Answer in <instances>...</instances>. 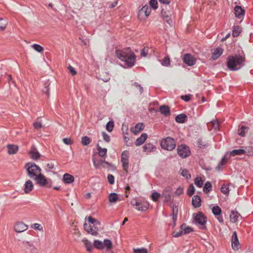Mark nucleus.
I'll return each mask as SVG.
<instances>
[{
    "label": "nucleus",
    "mask_w": 253,
    "mask_h": 253,
    "mask_svg": "<svg viewBox=\"0 0 253 253\" xmlns=\"http://www.w3.org/2000/svg\"><path fill=\"white\" fill-rule=\"evenodd\" d=\"M231 247L234 251H238L240 249V243L238 238L237 233L234 231L231 237Z\"/></svg>",
    "instance_id": "6e6552de"
},
{
    "label": "nucleus",
    "mask_w": 253,
    "mask_h": 253,
    "mask_svg": "<svg viewBox=\"0 0 253 253\" xmlns=\"http://www.w3.org/2000/svg\"><path fill=\"white\" fill-rule=\"evenodd\" d=\"M34 179H35L37 184L41 186H45L48 184V182L44 175L41 173H39Z\"/></svg>",
    "instance_id": "9d476101"
},
{
    "label": "nucleus",
    "mask_w": 253,
    "mask_h": 253,
    "mask_svg": "<svg viewBox=\"0 0 253 253\" xmlns=\"http://www.w3.org/2000/svg\"><path fill=\"white\" fill-rule=\"evenodd\" d=\"M103 243L104 244V248L106 247L107 250H110L112 248V243L110 240L108 239H105L104 240Z\"/></svg>",
    "instance_id": "a18cd8bd"
},
{
    "label": "nucleus",
    "mask_w": 253,
    "mask_h": 253,
    "mask_svg": "<svg viewBox=\"0 0 253 253\" xmlns=\"http://www.w3.org/2000/svg\"><path fill=\"white\" fill-rule=\"evenodd\" d=\"M183 60L184 63L189 66H192L196 63L195 59L190 53L185 54L183 57Z\"/></svg>",
    "instance_id": "1a4fd4ad"
},
{
    "label": "nucleus",
    "mask_w": 253,
    "mask_h": 253,
    "mask_svg": "<svg viewBox=\"0 0 253 253\" xmlns=\"http://www.w3.org/2000/svg\"><path fill=\"white\" fill-rule=\"evenodd\" d=\"M149 3L151 9L156 10L158 7L157 0H150Z\"/></svg>",
    "instance_id": "8fccbe9b"
},
{
    "label": "nucleus",
    "mask_w": 253,
    "mask_h": 253,
    "mask_svg": "<svg viewBox=\"0 0 253 253\" xmlns=\"http://www.w3.org/2000/svg\"><path fill=\"white\" fill-rule=\"evenodd\" d=\"M161 195L160 193L156 191V192H153L151 194V197L152 200L154 202H157V201H158V199L161 197Z\"/></svg>",
    "instance_id": "49530a36"
},
{
    "label": "nucleus",
    "mask_w": 253,
    "mask_h": 253,
    "mask_svg": "<svg viewBox=\"0 0 253 253\" xmlns=\"http://www.w3.org/2000/svg\"><path fill=\"white\" fill-rule=\"evenodd\" d=\"M197 145L200 148L205 149L209 146V143L208 142L203 141L202 138H199L197 140Z\"/></svg>",
    "instance_id": "f704fd0d"
},
{
    "label": "nucleus",
    "mask_w": 253,
    "mask_h": 253,
    "mask_svg": "<svg viewBox=\"0 0 253 253\" xmlns=\"http://www.w3.org/2000/svg\"><path fill=\"white\" fill-rule=\"evenodd\" d=\"M249 128L248 127L242 126L238 129V134L239 136L244 137L246 135V130H248Z\"/></svg>",
    "instance_id": "4c0bfd02"
},
{
    "label": "nucleus",
    "mask_w": 253,
    "mask_h": 253,
    "mask_svg": "<svg viewBox=\"0 0 253 253\" xmlns=\"http://www.w3.org/2000/svg\"><path fill=\"white\" fill-rule=\"evenodd\" d=\"M103 242H101L98 240H95L94 241L93 245L94 247V248L98 249V250H102L104 249V246H103Z\"/></svg>",
    "instance_id": "ea45409f"
},
{
    "label": "nucleus",
    "mask_w": 253,
    "mask_h": 253,
    "mask_svg": "<svg viewBox=\"0 0 253 253\" xmlns=\"http://www.w3.org/2000/svg\"><path fill=\"white\" fill-rule=\"evenodd\" d=\"M92 162L94 168L96 169H99L101 166H102L104 168H106V166L104 165V160H97L96 158H92Z\"/></svg>",
    "instance_id": "4be33fe9"
},
{
    "label": "nucleus",
    "mask_w": 253,
    "mask_h": 253,
    "mask_svg": "<svg viewBox=\"0 0 253 253\" xmlns=\"http://www.w3.org/2000/svg\"><path fill=\"white\" fill-rule=\"evenodd\" d=\"M75 180L74 177L68 173H65L63 176L62 181L66 184H69L73 183Z\"/></svg>",
    "instance_id": "dca6fc26"
},
{
    "label": "nucleus",
    "mask_w": 253,
    "mask_h": 253,
    "mask_svg": "<svg viewBox=\"0 0 253 253\" xmlns=\"http://www.w3.org/2000/svg\"><path fill=\"white\" fill-rule=\"evenodd\" d=\"M191 96H192V95H191L190 94L181 95V99L182 100L184 101L185 102H188L190 101Z\"/></svg>",
    "instance_id": "69168bd1"
},
{
    "label": "nucleus",
    "mask_w": 253,
    "mask_h": 253,
    "mask_svg": "<svg viewBox=\"0 0 253 253\" xmlns=\"http://www.w3.org/2000/svg\"><path fill=\"white\" fill-rule=\"evenodd\" d=\"M180 228L183 230V234H187L193 231L192 227L187 226L185 223H183L181 225Z\"/></svg>",
    "instance_id": "2f4dec72"
},
{
    "label": "nucleus",
    "mask_w": 253,
    "mask_h": 253,
    "mask_svg": "<svg viewBox=\"0 0 253 253\" xmlns=\"http://www.w3.org/2000/svg\"><path fill=\"white\" fill-rule=\"evenodd\" d=\"M241 33V29L239 26H234L232 30V36L233 37H237Z\"/></svg>",
    "instance_id": "79ce46f5"
},
{
    "label": "nucleus",
    "mask_w": 253,
    "mask_h": 253,
    "mask_svg": "<svg viewBox=\"0 0 253 253\" xmlns=\"http://www.w3.org/2000/svg\"><path fill=\"white\" fill-rule=\"evenodd\" d=\"M109 201L110 203H116L119 200L118 195L116 193H111L108 196Z\"/></svg>",
    "instance_id": "c9c22d12"
},
{
    "label": "nucleus",
    "mask_w": 253,
    "mask_h": 253,
    "mask_svg": "<svg viewBox=\"0 0 253 253\" xmlns=\"http://www.w3.org/2000/svg\"><path fill=\"white\" fill-rule=\"evenodd\" d=\"M96 149L98 151V155L101 157H103L106 155L107 149L105 148H101V146L99 145V144H97L96 145Z\"/></svg>",
    "instance_id": "7c9ffc66"
},
{
    "label": "nucleus",
    "mask_w": 253,
    "mask_h": 253,
    "mask_svg": "<svg viewBox=\"0 0 253 253\" xmlns=\"http://www.w3.org/2000/svg\"><path fill=\"white\" fill-rule=\"evenodd\" d=\"M87 220L88 222L91 224H93L95 223L96 224L100 225L101 224L100 221L91 216H88L87 218Z\"/></svg>",
    "instance_id": "603ef678"
},
{
    "label": "nucleus",
    "mask_w": 253,
    "mask_h": 253,
    "mask_svg": "<svg viewBox=\"0 0 253 253\" xmlns=\"http://www.w3.org/2000/svg\"><path fill=\"white\" fill-rule=\"evenodd\" d=\"M195 191V188L194 186V185L192 184H191L187 190V195L189 197H192L193 195L194 194V192Z\"/></svg>",
    "instance_id": "09e8293b"
},
{
    "label": "nucleus",
    "mask_w": 253,
    "mask_h": 253,
    "mask_svg": "<svg viewBox=\"0 0 253 253\" xmlns=\"http://www.w3.org/2000/svg\"><path fill=\"white\" fill-rule=\"evenodd\" d=\"M194 183L199 188H201L203 185V181L200 177H197L194 180Z\"/></svg>",
    "instance_id": "3c124183"
},
{
    "label": "nucleus",
    "mask_w": 253,
    "mask_h": 253,
    "mask_svg": "<svg viewBox=\"0 0 253 253\" xmlns=\"http://www.w3.org/2000/svg\"><path fill=\"white\" fill-rule=\"evenodd\" d=\"M32 47L34 48L35 50L36 51L41 53L43 50V48L39 44L34 43L32 45Z\"/></svg>",
    "instance_id": "de8ad7c7"
},
{
    "label": "nucleus",
    "mask_w": 253,
    "mask_h": 253,
    "mask_svg": "<svg viewBox=\"0 0 253 253\" xmlns=\"http://www.w3.org/2000/svg\"><path fill=\"white\" fill-rule=\"evenodd\" d=\"M178 212V206H174L172 208V214L171 215L172 217V220L173 222L174 225H175L176 221L177 218V215Z\"/></svg>",
    "instance_id": "393cba45"
},
{
    "label": "nucleus",
    "mask_w": 253,
    "mask_h": 253,
    "mask_svg": "<svg viewBox=\"0 0 253 253\" xmlns=\"http://www.w3.org/2000/svg\"><path fill=\"white\" fill-rule=\"evenodd\" d=\"M211 212L213 215L215 216L216 215H220L222 213V210L218 206L216 205L213 206L211 209Z\"/></svg>",
    "instance_id": "72a5a7b5"
},
{
    "label": "nucleus",
    "mask_w": 253,
    "mask_h": 253,
    "mask_svg": "<svg viewBox=\"0 0 253 253\" xmlns=\"http://www.w3.org/2000/svg\"><path fill=\"white\" fill-rule=\"evenodd\" d=\"M239 216H240V214L237 211L232 210L229 215L231 222L232 223L236 222Z\"/></svg>",
    "instance_id": "6ab92c4d"
},
{
    "label": "nucleus",
    "mask_w": 253,
    "mask_h": 253,
    "mask_svg": "<svg viewBox=\"0 0 253 253\" xmlns=\"http://www.w3.org/2000/svg\"><path fill=\"white\" fill-rule=\"evenodd\" d=\"M151 8L149 7L147 5L143 6L138 12V17H140L141 15L144 14L145 17L147 18L151 12Z\"/></svg>",
    "instance_id": "ddd939ff"
},
{
    "label": "nucleus",
    "mask_w": 253,
    "mask_h": 253,
    "mask_svg": "<svg viewBox=\"0 0 253 253\" xmlns=\"http://www.w3.org/2000/svg\"><path fill=\"white\" fill-rule=\"evenodd\" d=\"M187 117L185 114L181 113L177 115L175 117V121L176 122L179 124H183L185 122Z\"/></svg>",
    "instance_id": "5701e85b"
},
{
    "label": "nucleus",
    "mask_w": 253,
    "mask_h": 253,
    "mask_svg": "<svg viewBox=\"0 0 253 253\" xmlns=\"http://www.w3.org/2000/svg\"><path fill=\"white\" fill-rule=\"evenodd\" d=\"M244 55L235 54L230 55L227 59L226 64L230 71H235L241 69L245 65Z\"/></svg>",
    "instance_id": "f03ea898"
},
{
    "label": "nucleus",
    "mask_w": 253,
    "mask_h": 253,
    "mask_svg": "<svg viewBox=\"0 0 253 253\" xmlns=\"http://www.w3.org/2000/svg\"><path fill=\"white\" fill-rule=\"evenodd\" d=\"M144 125L143 123H138L135 125L131 131L134 134H137L140 131L144 129Z\"/></svg>",
    "instance_id": "412c9836"
},
{
    "label": "nucleus",
    "mask_w": 253,
    "mask_h": 253,
    "mask_svg": "<svg viewBox=\"0 0 253 253\" xmlns=\"http://www.w3.org/2000/svg\"><path fill=\"white\" fill-rule=\"evenodd\" d=\"M246 151L244 149H234L230 151L229 154L231 156L234 157L237 155H241L246 153Z\"/></svg>",
    "instance_id": "a878e982"
},
{
    "label": "nucleus",
    "mask_w": 253,
    "mask_h": 253,
    "mask_svg": "<svg viewBox=\"0 0 253 253\" xmlns=\"http://www.w3.org/2000/svg\"><path fill=\"white\" fill-rule=\"evenodd\" d=\"M103 140L106 142H109L110 141V136L105 131L101 132Z\"/></svg>",
    "instance_id": "e2e57ef3"
},
{
    "label": "nucleus",
    "mask_w": 253,
    "mask_h": 253,
    "mask_svg": "<svg viewBox=\"0 0 253 253\" xmlns=\"http://www.w3.org/2000/svg\"><path fill=\"white\" fill-rule=\"evenodd\" d=\"M32 227L35 229L38 230H42V227L41 226V224L39 223H34L32 225Z\"/></svg>",
    "instance_id": "774afa93"
},
{
    "label": "nucleus",
    "mask_w": 253,
    "mask_h": 253,
    "mask_svg": "<svg viewBox=\"0 0 253 253\" xmlns=\"http://www.w3.org/2000/svg\"><path fill=\"white\" fill-rule=\"evenodd\" d=\"M177 153L180 158H186L191 154L190 148L184 144L179 145L177 147Z\"/></svg>",
    "instance_id": "423d86ee"
},
{
    "label": "nucleus",
    "mask_w": 253,
    "mask_h": 253,
    "mask_svg": "<svg viewBox=\"0 0 253 253\" xmlns=\"http://www.w3.org/2000/svg\"><path fill=\"white\" fill-rule=\"evenodd\" d=\"M7 22L6 20L0 18V31H3L6 28Z\"/></svg>",
    "instance_id": "c03bdc74"
},
{
    "label": "nucleus",
    "mask_w": 253,
    "mask_h": 253,
    "mask_svg": "<svg viewBox=\"0 0 253 253\" xmlns=\"http://www.w3.org/2000/svg\"><path fill=\"white\" fill-rule=\"evenodd\" d=\"M25 168L27 172L28 175L31 178L34 179L39 173H41V169L39 166L33 162L26 164Z\"/></svg>",
    "instance_id": "7ed1b4c3"
},
{
    "label": "nucleus",
    "mask_w": 253,
    "mask_h": 253,
    "mask_svg": "<svg viewBox=\"0 0 253 253\" xmlns=\"http://www.w3.org/2000/svg\"><path fill=\"white\" fill-rule=\"evenodd\" d=\"M15 232L22 233L28 229V226L23 222H17L14 226Z\"/></svg>",
    "instance_id": "f8f14e48"
},
{
    "label": "nucleus",
    "mask_w": 253,
    "mask_h": 253,
    "mask_svg": "<svg viewBox=\"0 0 253 253\" xmlns=\"http://www.w3.org/2000/svg\"><path fill=\"white\" fill-rule=\"evenodd\" d=\"M91 142V139L87 136H83L81 138V143L84 146H87Z\"/></svg>",
    "instance_id": "58836bf2"
},
{
    "label": "nucleus",
    "mask_w": 253,
    "mask_h": 253,
    "mask_svg": "<svg viewBox=\"0 0 253 253\" xmlns=\"http://www.w3.org/2000/svg\"><path fill=\"white\" fill-rule=\"evenodd\" d=\"M143 148L145 152H151L154 151L156 147L151 143H147L143 146Z\"/></svg>",
    "instance_id": "c85d7f7f"
},
{
    "label": "nucleus",
    "mask_w": 253,
    "mask_h": 253,
    "mask_svg": "<svg viewBox=\"0 0 253 253\" xmlns=\"http://www.w3.org/2000/svg\"><path fill=\"white\" fill-rule=\"evenodd\" d=\"M160 111L165 116H167L170 114V108L167 105H162L160 107Z\"/></svg>",
    "instance_id": "cd10ccee"
},
{
    "label": "nucleus",
    "mask_w": 253,
    "mask_h": 253,
    "mask_svg": "<svg viewBox=\"0 0 253 253\" xmlns=\"http://www.w3.org/2000/svg\"><path fill=\"white\" fill-rule=\"evenodd\" d=\"M234 11L236 17L238 18L239 19L243 18L245 15V10L241 6L236 5L234 7Z\"/></svg>",
    "instance_id": "4468645a"
},
{
    "label": "nucleus",
    "mask_w": 253,
    "mask_h": 253,
    "mask_svg": "<svg viewBox=\"0 0 253 253\" xmlns=\"http://www.w3.org/2000/svg\"><path fill=\"white\" fill-rule=\"evenodd\" d=\"M7 148L8 149L7 153L9 155L16 154L18 150V146L14 144H8Z\"/></svg>",
    "instance_id": "aec40b11"
},
{
    "label": "nucleus",
    "mask_w": 253,
    "mask_h": 253,
    "mask_svg": "<svg viewBox=\"0 0 253 253\" xmlns=\"http://www.w3.org/2000/svg\"><path fill=\"white\" fill-rule=\"evenodd\" d=\"M149 206V203L147 202L143 201L141 202L139 206L137 208V210L140 211H145Z\"/></svg>",
    "instance_id": "bb28decb"
},
{
    "label": "nucleus",
    "mask_w": 253,
    "mask_h": 253,
    "mask_svg": "<svg viewBox=\"0 0 253 253\" xmlns=\"http://www.w3.org/2000/svg\"><path fill=\"white\" fill-rule=\"evenodd\" d=\"M114 127V122L113 120L108 121L106 125V129L109 132L112 131Z\"/></svg>",
    "instance_id": "37998d69"
},
{
    "label": "nucleus",
    "mask_w": 253,
    "mask_h": 253,
    "mask_svg": "<svg viewBox=\"0 0 253 253\" xmlns=\"http://www.w3.org/2000/svg\"><path fill=\"white\" fill-rule=\"evenodd\" d=\"M193 217L195 224L201 225L202 226L201 229H207L205 225L207 222V218L202 212L194 213Z\"/></svg>",
    "instance_id": "39448f33"
},
{
    "label": "nucleus",
    "mask_w": 253,
    "mask_h": 253,
    "mask_svg": "<svg viewBox=\"0 0 253 253\" xmlns=\"http://www.w3.org/2000/svg\"><path fill=\"white\" fill-rule=\"evenodd\" d=\"M160 145L164 150L171 151L175 149L176 142L172 137L169 136L163 138L161 140Z\"/></svg>",
    "instance_id": "20e7f679"
},
{
    "label": "nucleus",
    "mask_w": 253,
    "mask_h": 253,
    "mask_svg": "<svg viewBox=\"0 0 253 253\" xmlns=\"http://www.w3.org/2000/svg\"><path fill=\"white\" fill-rule=\"evenodd\" d=\"M24 244H26L27 245V246H28L29 249L31 253H36V249L32 243L28 241H26L25 242H24Z\"/></svg>",
    "instance_id": "6e6d98bb"
},
{
    "label": "nucleus",
    "mask_w": 253,
    "mask_h": 253,
    "mask_svg": "<svg viewBox=\"0 0 253 253\" xmlns=\"http://www.w3.org/2000/svg\"><path fill=\"white\" fill-rule=\"evenodd\" d=\"M115 54L117 58L129 67H133L136 63V56L134 53L128 47L123 49H116Z\"/></svg>",
    "instance_id": "f257e3e1"
},
{
    "label": "nucleus",
    "mask_w": 253,
    "mask_h": 253,
    "mask_svg": "<svg viewBox=\"0 0 253 253\" xmlns=\"http://www.w3.org/2000/svg\"><path fill=\"white\" fill-rule=\"evenodd\" d=\"M161 64L164 67H169L170 64V60L168 56H165L163 59L159 60Z\"/></svg>",
    "instance_id": "c756f323"
},
{
    "label": "nucleus",
    "mask_w": 253,
    "mask_h": 253,
    "mask_svg": "<svg viewBox=\"0 0 253 253\" xmlns=\"http://www.w3.org/2000/svg\"><path fill=\"white\" fill-rule=\"evenodd\" d=\"M180 174L182 176L185 177L187 179H189L191 178L190 174H189L186 169L182 170Z\"/></svg>",
    "instance_id": "bf43d9fd"
},
{
    "label": "nucleus",
    "mask_w": 253,
    "mask_h": 253,
    "mask_svg": "<svg viewBox=\"0 0 253 253\" xmlns=\"http://www.w3.org/2000/svg\"><path fill=\"white\" fill-rule=\"evenodd\" d=\"M63 142L67 145H71L73 143V141L70 138L68 137L64 138L63 139Z\"/></svg>",
    "instance_id": "338daca9"
},
{
    "label": "nucleus",
    "mask_w": 253,
    "mask_h": 253,
    "mask_svg": "<svg viewBox=\"0 0 253 253\" xmlns=\"http://www.w3.org/2000/svg\"><path fill=\"white\" fill-rule=\"evenodd\" d=\"M162 196L165 198L164 202L167 203L171 200V193L167 189H165L162 193Z\"/></svg>",
    "instance_id": "473e14b6"
},
{
    "label": "nucleus",
    "mask_w": 253,
    "mask_h": 253,
    "mask_svg": "<svg viewBox=\"0 0 253 253\" xmlns=\"http://www.w3.org/2000/svg\"><path fill=\"white\" fill-rule=\"evenodd\" d=\"M132 85L134 86H135L136 88H138L139 90L140 94H141L143 92V88L141 86V85L139 84H138L137 82H134L132 83Z\"/></svg>",
    "instance_id": "680f3d73"
},
{
    "label": "nucleus",
    "mask_w": 253,
    "mask_h": 253,
    "mask_svg": "<svg viewBox=\"0 0 253 253\" xmlns=\"http://www.w3.org/2000/svg\"><path fill=\"white\" fill-rule=\"evenodd\" d=\"M30 154H31V158L33 160H38L40 158L41 155L38 151H31Z\"/></svg>",
    "instance_id": "5fc2aeb1"
},
{
    "label": "nucleus",
    "mask_w": 253,
    "mask_h": 253,
    "mask_svg": "<svg viewBox=\"0 0 253 253\" xmlns=\"http://www.w3.org/2000/svg\"><path fill=\"white\" fill-rule=\"evenodd\" d=\"M192 204L194 208H198L201 206V198L200 196L194 195L192 199Z\"/></svg>",
    "instance_id": "f3484780"
},
{
    "label": "nucleus",
    "mask_w": 253,
    "mask_h": 253,
    "mask_svg": "<svg viewBox=\"0 0 253 253\" xmlns=\"http://www.w3.org/2000/svg\"><path fill=\"white\" fill-rule=\"evenodd\" d=\"M133 253H148V251L144 248H136L133 249Z\"/></svg>",
    "instance_id": "13d9d810"
},
{
    "label": "nucleus",
    "mask_w": 253,
    "mask_h": 253,
    "mask_svg": "<svg viewBox=\"0 0 253 253\" xmlns=\"http://www.w3.org/2000/svg\"><path fill=\"white\" fill-rule=\"evenodd\" d=\"M107 180L108 183L111 185H113L115 183V177L111 174H109L107 175Z\"/></svg>",
    "instance_id": "052dcab7"
},
{
    "label": "nucleus",
    "mask_w": 253,
    "mask_h": 253,
    "mask_svg": "<svg viewBox=\"0 0 253 253\" xmlns=\"http://www.w3.org/2000/svg\"><path fill=\"white\" fill-rule=\"evenodd\" d=\"M161 15L163 18L164 20L168 24H169L170 26H172L173 21L169 14V11H167L163 8L161 10Z\"/></svg>",
    "instance_id": "9b49d317"
},
{
    "label": "nucleus",
    "mask_w": 253,
    "mask_h": 253,
    "mask_svg": "<svg viewBox=\"0 0 253 253\" xmlns=\"http://www.w3.org/2000/svg\"><path fill=\"white\" fill-rule=\"evenodd\" d=\"M221 192L224 194H228L229 192V189L228 186L223 184L220 188Z\"/></svg>",
    "instance_id": "4d7b16f0"
},
{
    "label": "nucleus",
    "mask_w": 253,
    "mask_h": 253,
    "mask_svg": "<svg viewBox=\"0 0 253 253\" xmlns=\"http://www.w3.org/2000/svg\"><path fill=\"white\" fill-rule=\"evenodd\" d=\"M129 152L127 150L124 151L121 154V161L122 163V168L124 171H127L128 168Z\"/></svg>",
    "instance_id": "0eeeda50"
},
{
    "label": "nucleus",
    "mask_w": 253,
    "mask_h": 253,
    "mask_svg": "<svg viewBox=\"0 0 253 253\" xmlns=\"http://www.w3.org/2000/svg\"><path fill=\"white\" fill-rule=\"evenodd\" d=\"M33 189V184L32 181L28 180L26 181L24 184V192L25 193H29Z\"/></svg>",
    "instance_id": "b1692460"
},
{
    "label": "nucleus",
    "mask_w": 253,
    "mask_h": 253,
    "mask_svg": "<svg viewBox=\"0 0 253 253\" xmlns=\"http://www.w3.org/2000/svg\"><path fill=\"white\" fill-rule=\"evenodd\" d=\"M182 234H183V230L180 228V230L178 231L173 232L172 233V236L175 238H178L180 237Z\"/></svg>",
    "instance_id": "0e129e2a"
},
{
    "label": "nucleus",
    "mask_w": 253,
    "mask_h": 253,
    "mask_svg": "<svg viewBox=\"0 0 253 253\" xmlns=\"http://www.w3.org/2000/svg\"><path fill=\"white\" fill-rule=\"evenodd\" d=\"M88 234L93 236H96L98 234V227L94 225H91V229H89Z\"/></svg>",
    "instance_id": "864d4df0"
},
{
    "label": "nucleus",
    "mask_w": 253,
    "mask_h": 253,
    "mask_svg": "<svg viewBox=\"0 0 253 253\" xmlns=\"http://www.w3.org/2000/svg\"><path fill=\"white\" fill-rule=\"evenodd\" d=\"M212 190V186L210 181H207L204 185L203 191L208 194Z\"/></svg>",
    "instance_id": "e433bc0d"
},
{
    "label": "nucleus",
    "mask_w": 253,
    "mask_h": 253,
    "mask_svg": "<svg viewBox=\"0 0 253 253\" xmlns=\"http://www.w3.org/2000/svg\"><path fill=\"white\" fill-rule=\"evenodd\" d=\"M83 242L84 245L86 248V251L88 252H90L93 249V246L91 243L87 239L84 240Z\"/></svg>",
    "instance_id": "a19ab883"
},
{
    "label": "nucleus",
    "mask_w": 253,
    "mask_h": 253,
    "mask_svg": "<svg viewBox=\"0 0 253 253\" xmlns=\"http://www.w3.org/2000/svg\"><path fill=\"white\" fill-rule=\"evenodd\" d=\"M223 51V49L221 47H218L216 48L212 53L211 59L213 60L217 59L222 54Z\"/></svg>",
    "instance_id": "2eb2a0df"
},
{
    "label": "nucleus",
    "mask_w": 253,
    "mask_h": 253,
    "mask_svg": "<svg viewBox=\"0 0 253 253\" xmlns=\"http://www.w3.org/2000/svg\"><path fill=\"white\" fill-rule=\"evenodd\" d=\"M148 137V135L146 133H143L140 137L137 138L135 141V144L139 146L143 144Z\"/></svg>",
    "instance_id": "a211bd4d"
}]
</instances>
